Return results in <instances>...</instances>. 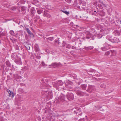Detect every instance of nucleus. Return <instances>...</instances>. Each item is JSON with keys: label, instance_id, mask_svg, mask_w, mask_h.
I'll list each match as a JSON object with an SVG mask.
<instances>
[{"label": "nucleus", "instance_id": "obj_33", "mask_svg": "<svg viewBox=\"0 0 121 121\" xmlns=\"http://www.w3.org/2000/svg\"><path fill=\"white\" fill-rule=\"evenodd\" d=\"M71 46L70 45H69V44H67L66 46V48H71Z\"/></svg>", "mask_w": 121, "mask_h": 121}, {"label": "nucleus", "instance_id": "obj_41", "mask_svg": "<svg viewBox=\"0 0 121 121\" xmlns=\"http://www.w3.org/2000/svg\"><path fill=\"white\" fill-rule=\"evenodd\" d=\"M65 1L69 3H70L71 1V0H65Z\"/></svg>", "mask_w": 121, "mask_h": 121}, {"label": "nucleus", "instance_id": "obj_26", "mask_svg": "<svg viewBox=\"0 0 121 121\" xmlns=\"http://www.w3.org/2000/svg\"><path fill=\"white\" fill-rule=\"evenodd\" d=\"M105 47L106 48H108V49H110V45L108 44L107 43L105 42Z\"/></svg>", "mask_w": 121, "mask_h": 121}, {"label": "nucleus", "instance_id": "obj_25", "mask_svg": "<svg viewBox=\"0 0 121 121\" xmlns=\"http://www.w3.org/2000/svg\"><path fill=\"white\" fill-rule=\"evenodd\" d=\"M47 41H48V42H49V40L50 41H52L54 39L53 37L48 38H47Z\"/></svg>", "mask_w": 121, "mask_h": 121}, {"label": "nucleus", "instance_id": "obj_53", "mask_svg": "<svg viewBox=\"0 0 121 121\" xmlns=\"http://www.w3.org/2000/svg\"><path fill=\"white\" fill-rule=\"evenodd\" d=\"M120 22L121 24V20L120 21Z\"/></svg>", "mask_w": 121, "mask_h": 121}, {"label": "nucleus", "instance_id": "obj_52", "mask_svg": "<svg viewBox=\"0 0 121 121\" xmlns=\"http://www.w3.org/2000/svg\"><path fill=\"white\" fill-rule=\"evenodd\" d=\"M37 20H34V22H36L37 21Z\"/></svg>", "mask_w": 121, "mask_h": 121}, {"label": "nucleus", "instance_id": "obj_40", "mask_svg": "<svg viewBox=\"0 0 121 121\" xmlns=\"http://www.w3.org/2000/svg\"><path fill=\"white\" fill-rule=\"evenodd\" d=\"M16 8V7L15 6H13L12 8V9L13 10H15Z\"/></svg>", "mask_w": 121, "mask_h": 121}, {"label": "nucleus", "instance_id": "obj_23", "mask_svg": "<svg viewBox=\"0 0 121 121\" xmlns=\"http://www.w3.org/2000/svg\"><path fill=\"white\" fill-rule=\"evenodd\" d=\"M5 35V33L4 32H0V37L2 38Z\"/></svg>", "mask_w": 121, "mask_h": 121}, {"label": "nucleus", "instance_id": "obj_2", "mask_svg": "<svg viewBox=\"0 0 121 121\" xmlns=\"http://www.w3.org/2000/svg\"><path fill=\"white\" fill-rule=\"evenodd\" d=\"M65 96L63 94L61 95L56 100V102L57 103H59L65 101Z\"/></svg>", "mask_w": 121, "mask_h": 121}, {"label": "nucleus", "instance_id": "obj_18", "mask_svg": "<svg viewBox=\"0 0 121 121\" xmlns=\"http://www.w3.org/2000/svg\"><path fill=\"white\" fill-rule=\"evenodd\" d=\"M17 56L16 54L15 53H13L11 55L12 58L13 60H15Z\"/></svg>", "mask_w": 121, "mask_h": 121}, {"label": "nucleus", "instance_id": "obj_42", "mask_svg": "<svg viewBox=\"0 0 121 121\" xmlns=\"http://www.w3.org/2000/svg\"><path fill=\"white\" fill-rule=\"evenodd\" d=\"M46 17H47L48 18H50L51 17V16L50 14H49L48 13Z\"/></svg>", "mask_w": 121, "mask_h": 121}, {"label": "nucleus", "instance_id": "obj_21", "mask_svg": "<svg viewBox=\"0 0 121 121\" xmlns=\"http://www.w3.org/2000/svg\"><path fill=\"white\" fill-rule=\"evenodd\" d=\"M9 33L10 34L13 36H15L16 35V33L12 30H11L10 31Z\"/></svg>", "mask_w": 121, "mask_h": 121}, {"label": "nucleus", "instance_id": "obj_48", "mask_svg": "<svg viewBox=\"0 0 121 121\" xmlns=\"http://www.w3.org/2000/svg\"><path fill=\"white\" fill-rule=\"evenodd\" d=\"M1 68H2L3 69H4V67H5V66L4 65H1Z\"/></svg>", "mask_w": 121, "mask_h": 121}, {"label": "nucleus", "instance_id": "obj_54", "mask_svg": "<svg viewBox=\"0 0 121 121\" xmlns=\"http://www.w3.org/2000/svg\"><path fill=\"white\" fill-rule=\"evenodd\" d=\"M94 11V12H96V11Z\"/></svg>", "mask_w": 121, "mask_h": 121}, {"label": "nucleus", "instance_id": "obj_47", "mask_svg": "<svg viewBox=\"0 0 121 121\" xmlns=\"http://www.w3.org/2000/svg\"><path fill=\"white\" fill-rule=\"evenodd\" d=\"M72 48L73 49H75L76 48V47L74 46H72Z\"/></svg>", "mask_w": 121, "mask_h": 121}, {"label": "nucleus", "instance_id": "obj_5", "mask_svg": "<svg viewBox=\"0 0 121 121\" xmlns=\"http://www.w3.org/2000/svg\"><path fill=\"white\" fill-rule=\"evenodd\" d=\"M95 89V87L94 86L92 85H89L88 87V89L87 90V91L91 92L92 90H94Z\"/></svg>", "mask_w": 121, "mask_h": 121}, {"label": "nucleus", "instance_id": "obj_34", "mask_svg": "<svg viewBox=\"0 0 121 121\" xmlns=\"http://www.w3.org/2000/svg\"><path fill=\"white\" fill-rule=\"evenodd\" d=\"M18 91L21 92L22 93H23L24 92L23 90L21 88H20L19 89Z\"/></svg>", "mask_w": 121, "mask_h": 121}, {"label": "nucleus", "instance_id": "obj_13", "mask_svg": "<svg viewBox=\"0 0 121 121\" xmlns=\"http://www.w3.org/2000/svg\"><path fill=\"white\" fill-rule=\"evenodd\" d=\"M76 93L78 95L80 96H83L84 95V93L83 92L80 91H78Z\"/></svg>", "mask_w": 121, "mask_h": 121}, {"label": "nucleus", "instance_id": "obj_50", "mask_svg": "<svg viewBox=\"0 0 121 121\" xmlns=\"http://www.w3.org/2000/svg\"><path fill=\"white\" fill-rule=\"evenodd\" d=\"M99 3H100V4H101L102 3H103V2L102 1H101L100 0H99Z\"/></svg>", "mask_w": 121, "mask_h": 121}, {"label": "nucleus", "instance_id": "obj_19", "mask_svg": "<svg viewBox=\"0 0 121 121\" xmlns=\"http://www.w3.org/2000/svg\"><path fill=\"white\" fill-rule=\"evenodd\" d=\"M80 88L78 87H76L74 89V90L75 92L76 93V92H77L78 91H80Z\"/></svg>", "mask_w": 121, "mask_h": 121}, {"label": "nucleus", "instance_id": "obj_44", "mask_svg": "<svg viewBox=\"0 0 121 121\" xmlns=\"http://www.w3.org/2000/svg\"><path fill=\"white\" fill-rule=\"evenodd\" d=\"M102 5V6H103L106 7V6L105 5V4L103 3V2L101 4Z\"/></svg>", "mask_w": 121, "mask_h": 121}, {"label": "nucleus", "instance_id": "obj_14", "mask_svg": "<svg viewBox=\"0 0 121 121\" xmlns=\"http://www.w3.org/2000/svg\"><path fill=\"white\" fill-rule=\"evenodd\" d=\"M74 112L75 113L77 114L80 116H81L82 114V112L79 109L77 110V111H74Z\"/></svg>", "mask_w": 121, "mask_h": 121}, {"label": "nucleus", "instance_id": "obj_31", "mask_svg": "<svg viewBox=\"0 0 121 121\" xmlns=\"http://www.w3.org/2000/svg\"><path fill=\"white\" fill-rule=\"evenodd\" d=\"M100 86L101 87L105 88L106 87V86L104 83H103L101 84Z\"/></svg>", "mask_w": 121, "mask_h": 121}, {"label": "nucleus", "instance_id": "obj_27", "mask_svg": "<svg viewBox=\"0 0 121 121\" xmlns=\"http://www.w3.org/2000/svg\"><path fill=\"white\" fill-rule=\"evenodd\" d=\"M30 45H29L27 44L26 45L25 47L27 49L29 50H30Z\"/></svg>", "mask_w": 121, "mask_h": 121}, {"label": "nucleus", "instance_id": "obj_9", "mask_svg": "<svg viewBox=\"0 0 121 121\" xmlns=\"http://www.w3.org/2000/svg\"><path fill=\"white\" fill-rule=\"evenodd\" d=\"M5 115V114L3 112L0 113V121H4V118Z\"/></svg>", "mask_w": 121, "mask_h": 121}, {"label": "nucleus", "instance_id": "obj_17", "mask_svg": "<svg viewBox=\"0 0 121 121\" xmlns=\"http://www.w3.org/2000/svg\"><path fill=\"white\" fill-rule=\"evenodd\" d=\"M86 85L85 84L82 85L81 86V87L82 89L83 90H86Z\"/></svg>", "mask_w": 121, "mask_h": 121}, {"label": "nucleus", "instance_id": "obj_35", "mask_svg": "<svg viewBox=\"0 0 121 121\" xmlns=\"http://www.w3.org/2000/svg\"><path fill=\"white\" fill-rule=\"evenodd\" d=\"M110 53V52L109 51H108L107 52H106V53H105V55L106 56H108V55Z\"/></svg>", "mask_w": 121, "mask_h": 121}, {"label": "nucleus", "instance_id": "obj_37", "mask_svg": "<svg viewBox=\"0 0 121 121\" xmlns=\"http://www.w3.org/2000/svg\"><path fill=\"white\" fill-rule=\"evenodd\" d=\"M68 76L69 77H72V74L71 73H70L68 74Z\"/></svg>", "mask_w": 121, "mask_h": 121}, {"label": "nucleus", "instance_id": "obj_45", "mask_svg": "<svg viewBox=\"0 0 121 121\" xmlns=\"http://www.w3.org/2000/svg\"><path fill=\"white\" fill-rule=\"evenodd\" d=\"M78 121H84V118L80 119Z\"/></svg>", "mask_w": 121, "mask_h": 121}, {"label": "nucleus", "instance_id": "obj_7", "mask_svg": "<svg viewBox=\"0 0 121 121\" xmlns=\"http://www.w3.org/2000/svg\"><path fill=\"white\" fill-rule=\"evenodd\" d=\"M30 12L32 16H34L35 13V10L34 7H32L31 8L30 10Z\"/></svg>", "mask_w": 121, "mask_h": 121}, {"label": "nucleus", "instance_id": "obj_43", "mask_svg": "<svg viewBox=\"0 0 121 121\" xmlns=\"http://www.w3.org/2000/svg\"><path fill=\"white\" fill-rule=\"evenodd\" d=\"M91 37V35H89V36H88V35L87 36H86V38L88 39H90V38Z\"/></svg>", "mask_w": 121, "mask_h": 121}, {"label": "nucleus", "instance_id": "obj_32", "mask_svg": "<svg viewBox=\"0 0 121 121\" xmlns=\"http://www.w3.org/2000/svg\"><path fill=\"white\" fill-rule=\"evenodd\" d=\"M61 11L62 12L65 13L67 15H68L69 14V12H67L66 11H63V10H61Z\"/></svg>", "mask_w": 121, "mask_h": 121}, {"label": "nucleus", "instance_id": "obj_3", "mask_svg": "<svg viewBox=\"0 0 121 121\" xmlns=\"http://www.w3.org/2000/svg\"><path fill=\"white\" fill-rule=\"evenodd\" d=\"M67 98L69 100H72L74 99L73 95L71 93H68L67 94Z\"/></svg>", "mask_w": 121, "mask_h": 121}, {"label": "nucleus", "instance_id": "obj_30", "mask_svg": "<svg viewBox=\"0 0 121 121\" xmlns=\"http://www.w3.org/2000/svg\"><path fill=\"white\" fill-rule=\"evenodd\" d=\"M48 13H47V11L46 10L44 12V13L43 14V16L44 17H46Z\"/></svg>", "mask_w": 121, "mask_h": 121}, {"label": "nucleus", "instance_id": "obj_29", "mask_svg": "<svg viewBox=\"0 0 121 121\" xmlns=\"http://www.w3.org/2000/svg\"><path fill=\"white\" fill-rule=\"evenodd\" d=\"M66 82L68 84L70 85H71L73 84V83L69 80H66Z\"/></svg>", "mask_w": 121, "mask_h": 121}, {"label": "nucleus", "instance_id": "obj_16", "mask_svg": "<svg viewBox=\"0 0 121 121\" xmlns=\"http://www.w3.org/2000/svg\"><path fill=\"white\" fill-rule=\"evenodd\" d=\"M36 10L37 13L39 14H40L43 11V10L42 9H39L38 8H36Z\"/></svg>", "mask_w": 121, "mask_h": 121}, {"label": "nucleus", "instance_id": "obj_51", "mask_svg": "<svg viewBox=\"0 0 121 121\" xmlns=\"http://www.w3.org/2000/svg\"><path fill=\"white\" fill-rule=\"evenodd\" d=\"M42 121H48L47 120V119H44Z\"/></svg>", "mask_w": 121, "mask_h": 121}, {"label": "nucleus", "instance_id": "obj_46", "mask_svg": "<svg viewBox=\"0 0 121 121\" xmlns=\"http://www.w3.org/2000/svg\"><path fill=\"white\" fill-rule=\"evenodd\" d=\"M36 18L37 19H39L40 18V17L39 16L36 15Z\"/></svg>", "mask_w": 121, "mask_h": 121}, {"label": "nucleus", "instance_id": "obj_6", "mask_svg": "<svg viewBox=\"0 0 121 121\" xmlns=\"http://www.w3.org/2000/svg\"><path fill=\"white\" fill-rule=\"evenodd\" d=\"M109 40L112 43H118L120 42L119 39L117 38H114L113 39H109Z\"/></svg>", "mask_w": 121, "mask_h": 121}, {"label": "nucleus", "instance_id": "obj_28", "mask_svg": "<svg viewBox=\"0 0 121 121\" xmlns=\"http://www.w3.org/2000/svg\"><path fill=\"white\" fill-rule=\"evenodd\" d=\"M94 48L93 46H90L88 47H86L85 48V49L86 50L90 49L91 50L93 49Z\"/></svg>", "mask_w": 121, "mask_h": 121}, {"label": "nucleus", "instance_id": "obj_38", "mask_svg": "<svg viewBox=\"0 0 121 121\" xmlns=\"http://www.w3.org/2000/svg\"><path fill=\"white\" fill-rule=\"evenodd\" d=\"M98 6H99L100 7V9H102L103 7H103V6H102V4H98Z\"/></svg>", "mask_w": 121, "mask_h": 121}, {"label": "nucleus", "instance_id": "obj_4", "mask_svg": "<svg viewBox=\"0 0 121 121\" xmlns=\"http://www.w3.org/2000/svg\"><path fill=\"white\" fill-rule=\"evenodd\" d=\"M60 65V63H53L52 64L49 65L50 67H52L55 68L56 67H58Z\"/></svg>", "mask_w": 121, "mask_h": 121}, {"label": "nucleus", "instance_id": "obj_55", "mask_svg": "<svg viewBox=\"0 0 121 121\" xmlns=\"http://www.w3.org/2000/svg\"><path fill=\"white\" fill-rule=\"evenodd\" d=\"M111 52H112V51H111Z\"/></svg>", "mask_w": 121, "mask_h": 121}, {"label": "nucleus", "instance_id": "obj_12", "mask_svg": "<svg viewBox=\"0 0 121 121\" xmlns=\"http://www.w3.org/2000/svg\"><path fill=\"white\" fill-rule=\"evenodd\" d=\"M25 30L27 32V33L29 34L30 35H31L32 36H33L34 35L29 30V28H26Z\"/></svg>", "mask_w": 121, "mask_h": 121}, {"label": "nucleus", "instance_id": "obj_1", "mask_svg": "<svg viewBox=\"0 0 121 121\" xmlns=\"http://www.w3.org/2000/svg\"><path fill=\"white\" fill-rule=\"evenodd\" d=\"M64 83L65 84V87H62V89L64 90H69L68 88L69 87L65 83V82H62L61 80H59L54 82L53 83V86L55 87L56 89L58 90L60 87V86H62Z\"/></svg>", "mask_w": 121, "mask_h": 121}, {"label": "nucleus", "instance_id": "obj_20", "mask_svg": "<svg viewBox=\"0 0 121 121\" xmlns=\"http://www.w3.org/2000/svg\"><path fill=\"white\" fill-rule=\"evenodd\" d=\"M20 60H21L20 59ZM14 60L15 62L17 64H19L20 65L22 63L21 61V60H17L15 59Z\"/></svg>", "mask_w": 121, "mask_h": 121}, {"label": "nucleus", "instance_id": "obj_56", "mask_svg": "<svg viewBox=\"0 0 121 121\" xmlns=\"http://www.w3.org/2000/svg\"><path fill=\"white\" fill-rule=\"evenodd\" d=\"M1 53V52H0V53Z\"/></svg>", "mask_w": 121, "mask_h": 121}, {"label": "nucleus", "instance_id": "obj_24", "mask_svg": "<svg viewBox=\"0 0 121 121\" xmlns=\"http://www.w3.org/2000/svg\"><path fill=\"white\" fill-rule=\"evenodd\" d=\"M6 63L7 66L8 67H10L11 66V64L8 61H7L6 62Z\"/></svg>", "mask_w": 121, "mask_h": 121}, {"label": "nucleus", "instance_id": "obj_11", "mask_svg": "<svg viewBox=\"0 0 121 121\" xmlns=\"http://www.w3.org/2000/svg\"><path fill=\"white\" fill-rule=\"evenodd\" d=\"M7 92L9 93V96L11 97L12 98H13L14 96V94L13 92H11L10 90H7Z\"/></svg>", "mask_w": 121, "mask_h": 121}, {"label": "nucleus", "instance_id": "obj_15", "mask_svg": "<svg viewBox=\"0 0 121 121\" xmlns=\"http://www.w3.org/2000/svg\"><path fill=\"white\" fill-rule=\"evenodd\" d=\"M35 56L38 59H40L41 58V54L39 53H37L36 52V53L35 54Z\"/></svg>", "mask_w": 121, "mask_h": 121}, {"label": "nucleus", "instance_id": "obj_8", "mask_svg": "<svg viewBox=\"0 0 121 121\" xmlns=\"http://www.w3.org/2000/svg\"><path fill=\"white\" fill-rule=\"evenodd\" d=\"M34 49L36 52H38L40 51L39 46L37 44H35L34 46Z\"/></svg>", "mask_w": 121, "mask_h": 121}, {"label": "nucleus", "instance_id": "obj_22", "mask_svg": "<svg viewBox=\"0 0 121 121\" xmlns=\"http://www.w3.org/2000/svg\"><path fill=\"white\" fill-rule=\"evenodd\" d=\"M101 49L102 51H105L108 49V48H106L105 46H104L102 47Z\"/></svg>", "mask_w": 121, "mask_h": 121}, {"label": "nucleus", "instance_id": "obj_36", "mask_svg": "<svg viewBox=\"0 0 121 121\" xmlns=\"http://www.w3.org/2000/svg\"><path fill=\"white\" fill-rule=\"evenodd\" d=\"M41 64L43 66H47L46 64H45V63L43 61H42V62Z\"/></svg>", "mask_w": 121, "mask_h": 121}, {"label": "nucleus", "instance_id": "obj_39", "mask_svg": "<svg viewBox=\"0 0 121 121\" xmlns=\"http://www.w3.org/2000/svg\"><path fill=\"white\" fill-rule=\"evenodd\" d=\"M55 43L56 44H57L58 45H59L60 44V42L58 40L56 41H55Z\"/></svg>", "mask_w": 121, "mask_h": 121}, {"label": "nucleus", "instance_id": "obj_10", "mask_svg": "<svg viewBox=\"0 0 121 121\" xmlns=\"http://www.w3.org/2000/svg\"><path fill=\"white\" fill-rule=\"evenodd\" d=\"M113 34L116 36H119L120 35V31L116 30L113 32Z\"/></svg>", "mask_w": 121, "mask_h": 121}, {"label": "nucleus", "instance_id": "obj_49", "mask_svg": "<svg viewBox=\"0 0 121 121\" xmlns=\"http://www.w3.org/2000/svg\"><path fill=\"white\" fill-rule=\"evenodd\" d=\"M43 84H44V85L45 86V87L46 88V87H47V85H46V84L44 83Z\"/></svg>", "mask_w": 121, "mask_h": 121}]
</instances>
